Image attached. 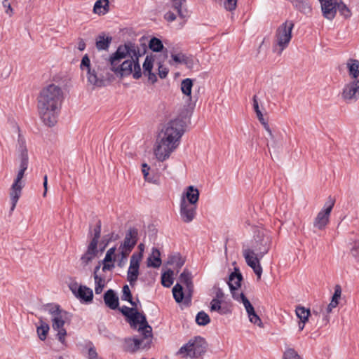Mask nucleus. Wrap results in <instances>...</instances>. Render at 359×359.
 <instances>
[{
    "instance_id": "1",
    "label": "nucleus",
    "mask_w": 359,
    "mask_h": 359,
    "mask_svg": "<svg viewBox=\"0 0 359 359\" xmlns=\"http://www.w3.org/2000/svg\"><path fill=\"white\" fill-rule=\"evenodd\" d=\"M62 100L63 93L59 86L50 84L42 89L38 97V110L46 126L52 127L57 123Z\"/></svg>"
},
{
    "instance_id": "2",
    "label": "nucleus",
    "mask_w": 359,
    "mask_h": 359,
    "mask_svg": "<svg viewBox=\"0 0 359 359\" xmlns=\"http://www.w3.org/2000/svg\"><path fill=\"white\" fill-rule=\"evenodd\" d=\"M271 243V232L262 227H256L254 229L252 249L248 248L243 250V255L247 264L253 269L259 279L262 273L260 259L268 253Z\"/></svg>"
},
{
    "instance_id": "3",
    "label": "nucleus",
    "mask_w": 359,
    "mask_h": 359,
    "mask_svg": "<svg viewBox=\"0 0 359 359\" xmlns=\"http://www.w3.org/2000/svg\"><path fill=\"white\" fill-rule=\"evenodd\" d=\"M180 140V120L175 118L168 123L159 133L154 148V154L160 161H165L177 147Z\"/></svg>"
},
{
    "instance_id": "4",
    "label": "nucleus",
    "mask_w": 359,
    "mask_h": 359,
    "mask_svg": "<svg viewBox=\"0 0 359 359\" xmlns=\"http://www.w3.org/2000/svg\"><path fill=\"white\" fill-rule=\"evenodd\" d=\"M44 310L48 311L52 316V327L57 331V339L62 344L66 346L65 337L67 331L64 328L65 321L68 319L69 313L60 309L57 304H48L45 306Z\"/></svg>"
},
{
    "instance_id": "5",
    "label": "nucleus",
    "mask_w": 359,
    "mask_h": 359,
    "mask_svg": "<svg viewBox=\"0 0 359 359\" xmlns=\"http://www.w3.org/2000/svg\"><path fill=\"white\" fill-rule=\"evenodd\" d=\"M294 26V24L292 20H286L278 27L274 38L273 52L281 55L282 52L288 46L292 39V31Z\"/></svg>"
},
{
    "instance_id": "6",
    "label": "nucleus",
    "mask_w": 359,
    "mask_h": 359,
    "mask_svg": "<svg viewBox=\"0 0 359 359\" xmlns=\"http://www.w3.org/2000/svg\"><path fill=\"white\" fill-rule=\"evenodd\" d=\"M121 313L128 318V321L133 328H136L139 325L138 331H144L145 334H148L152 330L149 325L146 316L144 313H140L135 308H130L123 306L119 309Z\"/></svg>"
},
{
    "instance_id": "7",
    "label": "nucleus",
    "mask_w": 359,
    "mask_h": 359,
    "mask_svg": "<svg viewBox=\"0 0 359 359\" xmlns=\"http://www.w3.org/2000/svg\"><path fill=\"white\" fill-rule=\"evenodd\" d=\"M207 349L205 339L200 336L194 337L181 347V357L195 359L201 357Z\"/></svg>"
},
{
    "instance_id": "8",
    "label": "nucleus",
    "mask_w": 359,
    "mask_h": 359,
    "mask_svg": "<svg viewBox=\"0 0 359 359\" xmlns=\"http://www.w3.org/2000/svg\"><path fill=\"white\" fill-rule=\"evenodd\" d=\"M142 337L141 339L136 337L126 338L124 339L123 349L130 353H135L142 348H148L150 347L152 339V330L149 334H145L144 331H138Z\"/></svg>"
},
{
    "instance_id": "9",
    "label": "nucleus",
    "mask_w": 359,
    "mask_h": 359,
    "mask_svg": "<svg viewBox=\"0 0 359 359\" xmlns=\"http://www.w3.org/2000/svg\"><path fill=\"white\" fill-rule=\"evenodd\" d=\"M192 275L190 272L184 270L181 273V304L189 306L191 302L194 292V283Z\"/></svg>"
},
{
    "instance_id": "10",
    "label": "nucleus",
    "mask_w": 359,
    "mask_h": 359,
    "mask_svg": "<svg viewBox=\"0 0 359 359\" xmlns=\"http://www.w3.org/2000/svg\"><path fill=\"white\" fill-rule=\"evenodd\" d=\"M233 298L238 302L243 303L246 312L248 313L250 321L252 323L262 327V322L258 315L255 313L253 306L250 301L247 299L245 294L239 291L238 289L231 290Z\"/></svg>"
},
{
    "instance_id": "11",
    "label": "nucleus",
    "mask_w": 359,
    "mask_h": 359,
    "mask_svg": "<svg viewBox=\"0 0 359 359\" xmlns=\"http://www.w3.org/2000/svg\"><path fill=\"white\" fill-rule=\"evenodd\" d=\"M335 200L329 197L323 209L317 214L313 220V226L318 230H323L330 222V217L334 205Z\"/></svg>"
},
{
    "instance_id": "12",
    "label": "nucleus",
    "mask_w": 359,
    "mask_h": 359,
    "mask_svg": "<svg viewBox=\"0 0 359 359\" xmlns=\"http://www.w3.org/2000/svg\"><path fill=\"white\" fill-rule=\"evenodd\" d=\"M132 53H135L134 43L128 42L123 45H120L115 53H114L109 58L111 66H117L120 64L121 61L128 55L132 58Z\"/></svg>"
},
{
    "instance_id": "13",
    "label": "nucleus",
    "mask_w": 359,
    "mask_h": 359,
    "mask_svg": "<svg viewBox=\"0 0 359 359\" xmlns=\"http://www.w3.org/2000/svg\"><path fill=\"white\" fill-rule=\"evenodd\" d=\"M142 259V252H134L130 257V266L127 272V280L131 287H134L138 278L140 263Z\"/></svg>"
},
{
    "instance_id": "14",
    "label": "nucleus",
    "mask_w": 359,
    "mask_h": 359,
    "mask_svg": "<svg viewBox=\"0 0 359 359\" xmlns=\"http://www.w3.org/2000/svg\"><path fill=\"white\" fill-rule=\"evenodd\" d=\"M341 97L346 102H355L359 99V79L353 80L345 84Z\"/></svg>"
},
{
    "instance_id": "15",
    "label": "nucleus",
    "mask_w": 359,
    "mask_h": 359,
    "mask_svg": "<svg viewBox=\"0 0 359 359\" xmlns=\"http://www.w3.org/2000/svg\"><path fill=\"white\" fill-rule=\"evenodd\" d=\"M69 287L72 293L81 302L90 303L93 301V292L92 289L85 285H79L76 282L71 283Z\"/></svg>"
},
{
    "instance_id": "16",
    "label": "nucleus",
    "mask_w": 359,
    "mask_h": 359,
    "mask_svg": "<svg viewBox=\"0 0 359 359\" xmlns=\"http://www.w3.org/2000/svg\"><path fill=\"white\" fill-rule=\"evenodd\" d=\"M25 170H19L17 177L15 180H14V182L13 183L11 186L10 196L11 200V211H13L16 204L18 201V199L21 194V191L23 187V184L22 182V179L24 176Z\"/></svg>"
},
{
    "instance_id": "17",
    "label": "nucleus",
    "mask_w": 359,
    "mask_h": 359,
    "mask_svg": "<svg viewBox=\"0 0 359 359\" xmlns=\"http://www.w3.org/2000/svg\"><path fill=\"white\" fill-rule=\"evenodd\" d=\"M138 240V231L134 227H130L126 232L123 242L120 245L121 250L132 252Z\"/></svg>"
},
{
    "instance_id": "18",
    "label": "nucleus",
    "mask_w": 359,
    "mask_h": 359,
    "mask_svg": "<svg viewBox=\"0 0 359 359\" xmlns=\"http://www.w3.org/2000/svg\"><path fill=\"white\" fill-rule=\"evenodd\" d=\"M184 109L181 111V136L191 127V118L195 108V104L184 105Z\"/></svg>"
},
{
    "instance_id": "19",
    "label": "nucleus",
    "mask_w": 359,
    "mask_h": 359,
    "mask_svg": "<svg viewBox=\"0 0 359 359\" xmlns=\"http://www.w3.org/2000/svg\"><path fill=\"white\" fill-rule=\"evenodd\" d=\"M323 16L332 20L337 15V0H323L320 2Z\"/></svg>"
},
{
    "instance_id": "20",
    "label": "nucleus",
    "mask_w": 359,
    "mask_h": 359,
    "mask_svg": "<svg viewBox=\"0 0 359 359\" xmlns=\"http://www.w3.org/2000/svg\"><path fill=\"white\" fill-rule=\"evenodd\" d=\"M194 86V81L191 79H185L181 81V92L183 94V100L184 105H191L195 104L196 102L193 101L191 96V90Z\"/></svg>"
},
{
    "instance_id": "21",
    "label": "nucleus",
    "mask_w": 359,
    "mask_h": 359,
    "mask_svg": "<svg viewBox=\"0 0 359 359\" xmlns=\"http://www.w3.org/2000/svg\"><path fill=\"white\" fill-rule=\"evenodd\" d=\"M199 199V191L194 186H189L184 191L181 202L186 201L188 205L197 207Z\"/></svg>"
},
{
    "instance_id": "22",
    "label": "nucleus",
    "mask_w": 359,
    "mask_h": 359,
    "mask_svg": "<svg viewBox=\"0 0 359 359\" xmlns=\"http://www.w3.org/2000/svg\"><path fill=\"white\" fill-rule=\"evenodd\" d=\"M134 57L130 60L123 61L121 65L118 64L116 67H111V69L116 74L120 75L121 77L127 76L133 73V64L134 63Z\"/></svg>"
},
{
    "instance_id": "23",
    "label": "nucleus",
    "mask_w": 359,
    "mask_h": 359,
    "mask_svg": "<svg viewBox=\"0 0 359 359\" xmlns=\"http://www.w3.org/2000/svg\"><path fill=\"white\" fill-rule=\"evenodd\" d=\"M197 207L188 205L186 201L181 202V221L191 222L196 217Z\"/></svg>"
},
{
    "instance_id": "24",
    "label": "nucleus",
    "mask_w": 359,
    "mask_h": 359,
    "mask_svg": "<svg viewBox=\"0 0 359 359\" xmlns=\"http://www.w3.org/2000/svg\"><path fill=\"white\" fill-rule=\"evenodd\" d=\"M88 82L97 87H102L104 86V76L99 74L95 68L89 69L87 71Z\"/></svg>"
},
{
    "instance_id": "25",
    "label": "nucleus",
    "mask_w": 359,
    "mask_h": 359,
    "mask_svg": "<svg viewBox=\"0 0 359 359\" xmlns=\"http://www.w3.org/2000/svg\"><path fill=\"white\" fill-rule=\"evenodd\" d=\"M105 305L110 309L115 310L118 308L119 299L116 293L111 289L107 290L104 294Z\"/></svg>"
},
{
    "instance_id": "26",
    "label": "nucleus",
    "mask_w": 359,
    "mask_h": 359,
    "mask_svg": "<svg viewBox=\"0 0 359 359\" xmlns=\"http://www.w3.org/2000/svg\"><path fill=\"white\" fill-rule=\"evenodd\" d=\"M181 65H185L189 69L193 70L195 67L198 69L199 61L198 60L190 54H181Z\"/></svg>"
},
{
    "instance_id": "27",
    "label": "nucleus",
    "mask_w": 359,
    "mask_h": 359,
    "mask_svg": "<svg viewBox=\"0 0 359 359\" xmlns=\"http://www.w3.org/2000/svg\"><path fill=\"white\" fill-rule=\"evenodd\" d=\"M161 264V253L160 251L153 248L151 253L147 259V266L149 267L158 268Z\"/></svg>"
},
{
    "instance_id": "28",
    "label": "nucleus",
    "mask_w": 359,
    "mask_h": 359,
    "mask_svg": "<svg viewBox=\"0 0 359 359\" xmlns=\"http://www.w3.org/2000/svg\"><path fill=\"white\" fill-rule=\"evenodd\" d=\"M149 48L154 52H161L163 53V57H168V51L167 49L164 50L163 44L159 39L156 37H152L149 42Z\"/></svg>"
},
{
    "instance_id": "29",
    "label": "nucleus",
    "mask_w": 359,
    "mask_h": 359,
    "mask_svg": "<svg viewBox=\"0 0 359 359\" xmlns=\"http://www.w3.org/2000/svg\"><path fill=\"white\" fill-rule=\"evenodd\" d=\"M219 297H222V294L218 292L217 293V298L213 299L210 302V311H217L221 315H225L229 313V310L222 306L221 301L218 299Z\"/></svg>"
},
{
    "instance_id": "30",
    "label": "nucleus",
    "mask_w": 359,
    "mask_h": 359,
    "mask_svg": "<svg viewBox=\"0 0 359 359\" xmlns=\"http://www.w3.org/2000/svg\"><path fill=\"white\" fill-rule=\"evenodd\" d=\"M347 68L349 76L353 79H359V61L355 59H350L347 62Z\"/></svg>"
},
{
    "instance_id": "31",
    "label": "nucleus",
    "mask_w": 359,
    "mask_h": 359,
    "mask_svg": "<svg viewBox=\"0 0 359 359\" xmlns=\"http://www.w3.org/2000/svg\"><path fill=\"white\" fill-rule=\"evenodd\" d=\"M109 0H97L94 5L93 12L100 15H104L109 12Z\"/></svg>"
},
{
    "instance_id": "32",
    "label": "nucleus",
    "mask_w": 359,
    "mask_h": 359,
    "mask_svg": "<svg viewBox=\"0 0 359 359\" xmlns=\"http://www.w3.org/2000/svg\"><path fill=\"white\" fill-rule=\"evenodd\" d=\"M341 294V288L340 285H337L334 287V293L332 296L330 303L327 306V313H330L333 309L336 308L339 304V299Z\"/></svg>"
},
{
    "instance_id": "33",
    "label": "nucleus",
    "mask_w": 359,
    "mask_h": 359,
    "mask_svg": "<svg viewBox=\"0 0 359 359\" xmlns=\"http://www.w3.org/2000/svg\"><path fill=\"white\" fill-rule=\"evenodd\" d=\"M111 41V36H105L104 34L99 35L96 39V48L99 50H106L109 48Z\"/></svg>"
},
{
    "instance_id": "34",
    "label": "nucleus",
    "mask_w": 359,
    "mask_h": 359,
    "mask_svg": "<svg viewBox=\"0 0 359 359\" xmlns=\"http://www.w3.org/2000/svg\"><path fill=\"white\" fill-rule=\"evenodd\" d=\"M292 5L297 10L304 14L311 13V7L308 0H294L292 1Z\"/></svg>"
},
{
    "instance_id": "35",
    "label": "nucleus",
    "mask_w": 359,
    "mask_h": 359,
    "mask_svg": "<svg viewBox=\"0 0 359 359\" xmlns=\"http://www.w3.org/2000/svg\"><path fill=\"white\" fill-rule=\"evenodd\" d=\"M242 278L241 273L236 271L231 273L227 282L230 290L238 289L241 287Z\"/></svg>"
},
{
    "instance_id": "36",
    "label": "nucleus",
    "mask_w": 359,
    "mask_h": 359,
    "mask_svg": "<svg viewBox=\"0 0 359 359\" xmlns=\"http://www.w3.org/2000/svg\"><path fill=\"white\" fill-rule=\"evenodd\" d=\"M97 247L90 248V245H88L87 251L81 257V261L83 266L88 264V263L97 255Z\"/></svg>"
},
{
    "instance_id": "37",
    "label": "nucleus",
    "mask_w": 359,
    "mask_h": 359,
    "mask_svg": "<svg viewBox=\"0 0 359 359\" xmlns=\"http://www.w3.org/2000/svg\"><path fill=\"white\" fill-rule=\"evenodd\" d=\"M339 11L340 15L344 19H349L352 16L351 9L342 1H337V12Z\"/></svg>"
},
{
    "instance_id": "38",
    "label": "nucleus",
    "mask_w": 359,
    "mask_h": 359,
    "mask_svg": "<svg viewBox=\"0 0 359 359\" xmlns=\"http://www.w3.org/2000/svg\"><path fill=\"white\" fill-rule=\"evenodd\" d=\"M50 330L49 325L43 322L41 319L40 320V325L37 327L36 332L39 338L41 341H44L46 339L48 332Z\"/></svg>"
},
{
    "instance_id": "39",
    "label": "nucleus",
    "mask_w": 359,
    "mask_h": 359,
    "mask_svg": "<svg viewBox=\"0 0 359 359\" xmlns=\"http://www.w3.org/2000/svg\"><path fill=\"white\" fill-rule=\"evenodd\" d=\"M173 271L170 269L162 273L161 283L165 287H170L173 284Z\"/></svg>"
},
{
    "instance_id": "40",
    "label": "nucleus",
    "mask_w": 359,
    "mask_h": 359,
    "mask_svg": "<svg viewBox=\"0 0 359 359\" xmlns=\"http://www.w3.org/2000/svg\"><path fill=\"white\" fill-rule=\"evenodd\" d=\"M101 226H102L101 221L99 220L93 230V231H94L93 238H92V240L89 244V245H90V248H93L95 247L97 248V243H98V241H99V238L100 237V233H101Z\"/></svg>"
},
{
    "instance_id": "41",
    "label": "nucleus",
    "mask_w": 359,
    "mask_h": 359,
    "mask_svg": "<svg viewBox=\"0 0 359 359\" xmlns=\"http://www.w3.org/2000/svg\"><path fill=\"white\" fill-rule=\"evenodd\" d=\"M295 312L297 316L301 321L303 323H306L308 321L309 317L310 316L309 309H306L304 307L299 306L296 308Z\"/></svg>"
},
{
    "instance_id": "42",
    "label": "nucleus",
    "mask_w": 359,
    "mask_h": 359,
    "mask_svg": "<svg viewBox=\"0 0 359 359\" xmlns=\"http://www.w3.org/2000/svg\"><path fill=\"white\" fill-rule=\"evenodd\" d=\"M155 57L156 55H154L152 54L147 55L142 65L144 75H146L147 72L152 71Z\"/></svg>"
},
{
    "instance_id": "43",
    "label": "nucleus",
    "mask_w": 359,
    "mask_h": 359,
    "mask_svg": "<svg viewBox=\"0 0 359 359\" xmlns=\"http://www.w3.org/2000/svg\"><path fill=\"white\" fill-rule=\"evenodd\" d=\"M196 322L198 325L205 326L210 322V318L205 311H201L196 315Z\"/></svg>"
},
{
    "instance_id": "44",
    "label": "nucleus",
    "mask_w": 359,
    "mask_h": 359,
    "mask_svg": "<svg viewBox=\"0 0 359 359\" xmlns=\"http://www.w3.org/2000/svg\"><path fill=\"white\" fill-rule=\"evenodd\" d=\"M94 280H95V292L97 294H100L103 288L104 287V280L101 276L98 275L94 276Z\"/></svg>"
},
{
    "instance_id": "45",
    "label": "nucleus",
    "mask_w": 359,
    "mask_h": 359,
    "mask_svg": "<svg viewBox=\"0 0 359 359\" xmlns=\"http://www.w3.org/2000/svg\"><path fill=\"white\" fill-rule=\"evenodd\" d=\"M256 115H257V117L258 120L262 124V126H264V129L268 133L269 136L271 138H273L274 136L273 135V133H272V131H271V130L268 123L265 121L262 111H258V112L256 113Z\"/></svg>"
},
{
    "instance_id": "46",
    "label": "nucleus",
    "mask_w": 359,
    "mask_h": 359,
    "mask_svg": "<svg viewBox=\"0 0 359 359\" xmlns=\"http://www.w3.org/2000/svg\"><path fill=\"white\" fill-rule=\"evenodd\" d=\"M28 167V154L27 149H23L20 155V169L27 170Z\"/></svg>"
},
{
    "instance_id": "47",
    "label": "nucleus",
    "mask_w": 359,
    "mask_h": 359,
    "mask_svg": "<svg viewBox=\"0 0 359 359\" xmlns=\"http://www.w3.org/2000/svg\"><path fill=\"white\" fill-rule=\"evenodd\" d=\"M142 48H138L135 44V53H132V58L139 60V57L143 56L147 52V46L145 43H141Z\"/></svg>"
},
{
    "instance_id": "48",
    "label": "nucleus",
    "mask_w": 359,
    "mask_h": 359,
    "mask_svg": "<svg viewBox=\"0 0 359 359\" xmlns=\"http://www.w3.org/2000/svg\"><path fill=\"white\" fill-rule=\"evenodd\" d=\"M134 63L133 64V76L135 79H138L142 76V70L139 60L134 59Z\"/></svg>"
},
{
    "instance_id": "49",
    "label": "nucleus",
    "mask_w": 359,
    "mask_h": 359,
    "mask_svg": "<svg viewBox=\"0 0 359 359\" xmlns=\"http://www.w3.org/2000/svg\"><path fill=\"white\" fill-rule=\"evenodd\" d=\"M284 359H302L297 352L292 348H287L284 353Z\"/></svg>"
},
{
    "instance_id": "50",
    "label": "nucleus",
    "mask_w": 359,
    "mask_h": 359,
    "mask_svg": "<svg viewBox=\"0 0 359 359\" xmlns=\"http://www.w3.org/2000/svg\"><path fill=\"white\" fill-rule=\"evenodd\" d=\"M116 247H112L109 248L104 258V259L102 261V262H113L115 261V252H116Z\"/></svg>"
},
{
    "instance_id": "51",
    "label": "nucleus",
    "mask_w": 359,
    "mask_h": 359,
    "mask_svg": "<svg viewBox=\"0 0 359 359\" xmlns=\"http://www.w3.org/2000/svg\"><path fill=\"white\" fill-rule=\"evenodd\" d=\"M131 252L121 250V258L118 259V266L121 268L125 266L127 263L128 256Z\"/></svg>"
},
{
    "instance_id": "52",
    "label": "nucleus",
    "mask_w": 359,
    "mask_h": 359,
    "mask_svg": "<svg viewBox=\"0 0 359 359\" xmlns=\"http://www.w3.org/2000/svg\"><path fill=\"white\" fill-rule=\"evenodd\" d=\"M122 296H121V299L123 301H129V300H131V299L133 298V296H132V293H131V291L130 290V287L128 285H123V288H122Z\"/></svg>"
},
{
    "instance_id": "53",
    "label": "nucleus",
    "mask_w": 359,
    "mask_h": 359,
    "mask_svg": "<svg viewBox=\"0 0 359 359\" xmlns=\"http://www.w3.org/2000/svg\"><path fill=\"white\" fill-rule=\"evenodd\" d=\"M80 68L83 71L86 70V72L88 71L89 69H92L90 65V60L88 55H85L82 57Z\"/></svg>"
},
{
    "instance_id": "54",
    "label": "nucleus",
    "mask_w": 359,
    "mask_h": 359,
    "mask_svg": "<svg viewBox=\"0 0 359 359\" xmlns=\"http://www.w3.org/2000/svg\"><path fill=\"white\" fill-rule=\"evenodd\" d=\"M238 0H225L224 1V6L225 9L229 11H234L237 6Z\"/></svg>"
},
{
    "instance_id": "55",
    "label": "nucleus",
    "mask_w": 359,
    "mask_h": 359,
    "mask_svg": "<svg viewBox=\"0 0 359 359\" xmlns=\"http://www.w3.org/2000/svg\"><path fill=\"white\" fill-rule=\"evenodd\" d=\"M173 297L175 302L180 304V280H177L172 288Z\"/></svg>"
},
{
    "instance_id": "56",
    "label": "nucleus",
    "mask_w": 359,
    "mask_h": 359,
    "mask_svg": "<svg viewBox=\"0 0 359 359\" xmlns=\"http://www.w3.org/2000/svg\"><path fill=\"white\" fill-rule=\"evenodd\" d=\"M88 359H102L98 356V354L94 346H91L88 349Z\"/></svg>"
},
{
    "instance_id": "57",
    "label": "nucleus",
    "mask_w": 359,
    "mask_h": 359,
    "mask_svg": "<svg viewBox=\"0 0 359 359\" xmlns=\"http://www.w3.org/2000/svg\"><path fill=\"white\" fill-rule=\"evenodd\" d=\"M150 170V167L148 166V165L147 163H143L142 164V172L144 175V177L146 180L149 181V182H151V180L150 179L149 177V170Z\"/></svg>"
},
{
    "instance_id": "58",
    "label": "nucleus",
    "mask_w": 359,
    "mask_h": 359,
    "mask_svg": "<svg viewBox=\"0 0 359 359\" xmlns=\"http://www.w3.org/2000/svg\"><path fill=\"white\" fill-rule=\"evenodd\" d=\"M168 73V70L167 68L164 67L161 62H159L158 65V75L161 79H164L167 76Z\"/></svg>"
},
{
    "instance_id": "59",
    "label": "nucleus",
    "mask_w": 359,
    "mask_h": 359,
    "mask_svg": "<svg viewBox=\"0 0 359 359\" xmlns=\"http://www.w3.org/2000/svg\"><path fill=\"white\" fill-rule=\"evenodd\" d=\"M3 6L5 8V13L10 17L13 14V9L8 1L2 2Z\"/></svg>"
},
{
    "instance_id": "60",
    "label": "nucleus",
    "mask_w": 359,
    "mask_h": 359,
    "mask_svg": "<svg viewBox=\"0 0 359 359\" xmlns=\"http://www.w3.org/2000/svg\"><path fill=\"white\" fill-rule=\"evenodd\" d=\"M165 19L168 22H172L176 19V15L174 13L168 11L165 14Z\"/></svg>"
},
{
    "instance_id": "61",
    "label": "nucleus",
    "mask_w": 359,
    "mask_h": 359,
    "mask_svg": "<svg viewBox=\"0 0 359 359\" xmlns=\"http://www.w3.org/2000/svg\"><path fill=\"white\" fill-rule=\"evenodd\" d=\"M103 266H102V271L104 272L107 271H110L114 267V264L113 263L109 264V262H102Z\"/></svg>"
},
{
    "instance_id": "62",
    "label": "nucleus",
    "mask_w": 359,
    "mask_h": 359,
    "mask_svg": "<svg viewBox=\"0 0 359 359\" xmlns=\"http://www.w3.org/2000/svg\"><path fill=\"white\" fill-rule=\"evenodd\" d=\"M148 76V79L152 83H155L157 81V77L154 73H153L151 71L147 73Z\"/></svg>"
},
{
    "instance_id": "63",
    "label": "nucleus",
    "mask_w": 359,
    "mask_h": 359,
    "mask_svg": "<svg viewBox=\"0 0 359 359\" xmlns=\"http://www.w3.org/2000/svg\"><path fill=\"white\" fill-rule=\"evenodd\" d=\"M43 187H44V191L43 193V196L45 197L46 196L47 189H48V177H47V175H45L43 176Z\"/></svg>"
},
{
    "instance_id": "64",
    "label": "nucleus",
    "mask_w": 359,
    "mask_h": 359,
    "mask_svg": "<svg viewBox=\"0 0 359 359\" xmlns=\"http://www.w3.org/2000/svg\"><path fill=\"white\" fill-rule=\"evenodd\" d=\"M252 100H253V108H254V110H255V113H257L258 111H260V109H259V104H258V100H257V96L254 95Z\"/></svg>"
}]
</instances>
